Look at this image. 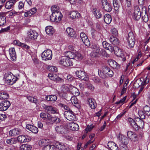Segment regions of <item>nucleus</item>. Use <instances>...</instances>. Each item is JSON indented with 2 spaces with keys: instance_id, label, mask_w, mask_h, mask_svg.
Returning <instances> with one entry per match:
<instances>
[{
  "instance_id": "obj_1",
  "label": "nucleus",
  "mask_w": 150,
  "mask_h": 150,
  "mask_svg": "<svg viewBox=\"0 0 150 150\" xmlns=\"http://www.w3.org/2000/svg\"><path fill=\"white\" fill-rule=\"evenodd\" d=\"M135 120L131 118H128V121L131 126L135 131H138L139 128L142 129L144 127V122L139 117L135 119Z\"/></svg>"
},
{
  "instance_id": "obj_2",
  "label": "nucleus",
  "mask_w": 150,
  "mask_h": 150,
  "mask_svg": "<svg viewBox=\"0 0 150 150\" xmlns=\"http://www.w3.org/2000/svg\"><path fill=\"white\" fill-rule=\"evenodd\" d=\"M18 79L10 71L7 72L4 74L3 80L4 82L8 84H13L15 83Z\"/></svg>"
},
{
  "instance_id": "obj_3",
  "label": "nucleus",
  "mask_w": 150,
  "mask_h": 150,
  "mask_svg": "<svg viewBox=\"0 0 150 150\" xmlns=\"http://www.w3.org/2000/svg\"><path fill=\"white\" fill-rule=\"evenodd\" d=\"M50 16V20L52 21L57 22L60 21L61 14L58 11H52Z\"/></svg>"
},
{
  "instance_id": "obj_4",
  "label": "nucleus",
  "mask_w": 150,
  "mask_h": 150,
  "mask_svg": "<svg viewBox=\"0 0 150 150\" xmlns=\"http://www.w3.org/2000/svg\"><path fill=\"white\" fill-rule=\"evenodd\" d=\"M41 57L43 60H51L52 57V52L50 50H45L42 54Z\"/></svg>"
},
{
  "instance_id": "obj_5",
  "label": "nucleus",
  "mask_w": 150,
  "mask_h": 150,
  "mask_svg": "<svg viewBox=\"0 0 150 150\" xmlns=\"http://www.w3.org/2000/svg\"><path fill=\"white\" fill-rule=\"evenodd\" d=\"M135 39L134 35L132 32H130L128 34L127 42L128 46L130 48H133L134 45Z\"/></svg>"
},
{
  "instance_id": "obj_6",
  "label": "nucleus",
  "mask_w": 150,
  "mask_h": 150,
  "mask_svg": "<svg viewBox=\"0 0 150 150\" xmlns=\"http://www.w3.org/2000/svg\"><path fill=\"white\" fill-rule=\"evenodd\" d=\"M64 115L66 118L69 121H73L76 119L75 115L72 111H65Z\"/></svg>"
},
{
  "instance_id": "obj_7",
  "label": "nucleus",
  "mask_w": 150,
  "mask_h": 150,
  "mask_svg": "<svg viewBox=\"0 0 150 150\" xmlns=\"http://www.w3.org/2000/svg\"><path fill=\"white\" fill-rule=\"evenodd\" d=\"M27 37L29 40H34L37 38L38 35L35 30L30 29L27 32Z\"/></svg>"
},
{
  "instance_id": "obj_8",
  "label": "nucleus",
  "mask_w": 150,
  "mask_h": 150,
  "mask_svg": "<svg viewBox=\"0 0 150 150\" xmlns=\"http://www.w3.org/2000/svg\"><path fill=\"white\" fill-rule=\"evenodd\" d=\"M59 63L60 64L65 67L69 66L72 65L73 63L70 61L68 58L65 57H63L59 61Z\"/></svg>"
},
{
  "instance_id": "obj_9",
  "label": "nucleus",
  "mask_w": 150,
  "mask_h": 150,
  "mask_svg": "<svg viewBox=\"0 0 150 150\" xmlns=\"http://www.w3.org/2000/svg\"><path fill=\"white\" fill-rule=\"evenodd\" d=\"M43 108L47 110L48 112L52 114L57 113L58 111L55 107L43 104L42 105Z\"/></svg>"
},
{
  "instance_id": "obj_10",
  "label": "nucleus",
  "mask_w": 150,
  "mask_h": 150,
  "mask_svg": "<svg viewBox=\"0 0 150 150\" xmlns=\"http://www.w3.org/2000/svg\"><path fill=\"white\" fill-rule=\"evenodd\" d=\"M10 102L7 100L2 101L0 103V111L6 110L10 106Z\"/></svg>"
},
{
  "instance_id": "obj_11",
  "label": "nucleus",
  "mask_w": 150,
  "mask_h": 150,
  "mask_svg": "<svg viewBox=\"0 0 150 150\" xmlns=\"http://www.w3.org/2000/svg\"><path fill=\"white\" fill-rule=\"evenodd\" d=\"M102 3L103 9L106 11L110 12L112 9L111 5L108 3L107 0H102Z\"/></svg>"
},
{
  "instance_id": "obj_12",
  "label": "nucleus",
  "mask_w": 150,
  "mask_h": 150,
  "mask_svg": "<svg viewBox=\"0 0 150 150\" xmlns=\"http://www.w3.org/2000/svg\"><path fill=\"white\" fill-rule=\"evenodd\" d=\"M80 37L85 45L88 47L90 46V42L87 36L85 33L83 32L81 33L80 34Z\"/></svg>"
},
{
  "instance_id": "obj_13",
  "label": "nucleus",
  "mask_w": 150,
  "mask_h": 150,
  "mask_svg": "<svg viewBox=\"0 0 150 150\" xmlns=\"http://www.w3.org/2000/svg\"><path fill=\"white\" fill-rule=\"evenodd\" d=\"M76 74L77 76L79 78L84 81H87L88 79L85 73L81 71H77L76 72Z\"/></svg>"
},
{
  "instance_id": "obj_14",
  "label": "nucleus",
  "mask_w": 150,
  "mask_h": 150,
  "mask_svg": "<svg viewBox=\"0 0 150 150\" xmlns=\"http://www.w3.org/2000/svg\"><path fill=\"white\" fill-rule=\"evenodd\" d=\"M9 51L10 57V59L13 61H15L16 59V56L15 48L13 47L9 49Z\"/></svg>"
},
{
  "instance_id": "obj_15",
  "label": "nucleus",
  "mask_w": 150,
  "mask_h": 150,
  "mask_svg": "<svg viewBox=\"0 0 150 150\" xmlns=\"http://www.w3.org/2000/svg\"><path fill=\"white\" fill-rule=\"evenodd\" d=\"M21 129L18 128H15L9 132V134L11 136H16L22 134Z\"/></svg>"
},
{
  "instance_id": "obj_16",
  "label": "nucleus",
  "mask_w": 150,
  "mask_h": 150,
  "mask_svg": "<svg viewBox=\"0 0 150 150\" xmlns=\"http://www.w3.org/2000/svg\"><path fill=\"white\" fill-rule=\"evenodd\" d=\"M108 62L109 65L113 68L117 69L120 67V65L113 60L109 59L108 61Z\"/></svg>"
},
{
  "instance_id": "obj_17",
  "label": "nucleus",
  "mask_w": 150,
  "mask_h": 150,
  "mask_svg": "<svg viewBox=\"0 0 150 150\" xmlns=\"http://www.w3.org/2000/svg\"><path fill=\"white\" fill-rule=\"evenodd\" d=\"M90 107L91 109H94L97 106L95 100L92 98H88L87 99Z\"/></svg>"
},
{
  "instance_id": "obj_18",
  "label": "nucleus",
  "mask_w": 150,
  "mask_h": 150,
  "mask_svg": "<svg viewBox=\"0 0 150 150\" xmlns=\"http://www.w3.org/2000/svg\"><path fill=\"white\" fill-rule=\"evenodd\" d=\"M68 127L70 129L73 131H77L79 129V126L78 125L74 122L69 123Z\"/></svg>"
},
{
  "instance_id": "obj_19",
  "label": "nucleus",
  "mask_w": 150,
  "mask_h": 150,
  "mask_svg": "<svg viewBox=\"0 0 150 150\" xmlns=\"http://www.w3.org/2000/svg\"><path fill=\"white\" fill-rule=\"evenodd\" d=\"M108 146L110 150H118V146L116 144L113 142H108Z\"/></svg>"
},
{
  "instance_id": "obj_20",
  "label": "nucleus",
  "mask_w": 150,
  "mask_h": 150,
  "mask_svg": "<svg viewBox=\"0 0 150 150\" xmlns=\"http://www.w3.org/2000/svg\"><path fill=\"white\" fill-rule=\"evenodd\" d=\"M26 128L33 133L36 134L38 131V129L36 127L27 124L26 125Z\"/></svg>"
},
{
  "instance_id": "obj_21",
  "label": "nucleus",
  "mask_w": 150,
  "mask_h": 150,
  "mask_svg": "<svg viewBox=\"0 0 150 150\" xmlns=\"http://www.w3.org/2000/svg\"><path fill=\"white\" fill-rule=\"evenodd\" d=\"M71 101L74 106L78 108H80V102L76 96L72 97L71 99Z\"/></svg>"
},
{
  "instance_id": "obj_22",
  "label": "nucleus",
  "mask_w": 150,
  "mask_h": 150,
  "mask_svg": "<svg viewBox=\"0 0 150 150\" xmlns=\"http://www.w3.org/2000/svg\"><path fill=\"white\" fill-rule=\"evenodd\" d=\"M16 2V0H9L7 1L5 4L6 8V9H10L13 8L14 4Z\"/></svg>"
},
{
  "instance_id": "obj_23",
  "label": "nucleus",
  "mask_w": 150,
  "mask_h": 150,
  "mask_svg": "<svg viewBox=\"0 0 150 150\" xmlns=\"http://www.w3.org/2000/svg\"><path fill=\"white\" fill-rule=\"evenodd\" d=\"M65 57L68 59H75V52H74L70 51H67L64 53Z\"/></svg>"
},
{
  "instance_id": "obj_24",
  "label": "nucleus",
  "mask_w": 150,
  "mask_h": 150,
  "mask_svg": "<svg viewBox=\"0 0 150 150\" xmlns=\"http://www.w3.org/2000/svg\"><path fill=\"white\" fill-rule=\"evenodd\" d=\"M119 137V140L122 144V145H126L128 142V138L125 136L123 135H120Z\"/></svg>"
},
{
  "instance_id": "obj_25",
  "label": "nucleus",
  "mask_w": 150,
  "mask_h": 150,
  "mask_svg": "<svg viewBox=\"0 0 150 150\" xmlns=\"http://www.w3.org/2000/svg\"><path fill=\"white\" fill-rule=\"evenodd\" d=\"M56 147L60 150H66L67 149V146L63 143L59 142H57L55 144Z\"/></svg>"
},
{
  "instance_id": "obj_26",
  "label": "nucleus",
  "mask_w": 150,
  "mask_h": 150,
  "mask_svg": "<svg viewBox=\"0 0 150 150\" xmlns=\"http://www.w3.org/2000/svg\"><path fill=\"white\" fill-rule=\"evenodd\" d=\"M46 33L49 35H52L54 32V29L51 26H47L45 28Z\"/></svg>"
},
{
  "instance_id": "obj_27",
  "label": "nucleus",
  "mask_w": 150,
  "mask_h": 150,
  "mask_svg": "<svg viewBox=\"0 0 150 150\" xmlns=\"http://www.w3.org/2000/svg\"><path fill=\"white\" fill-rule=\"evenodd\" d=\"M4 12L0 13V26L3 25L6 22V18Z\"/></svg>"
},
{
  "instance_id": "obj_28",
  "label": "nucleus",
  "mask_w": 150,
  "mask_h": 150,
  "mask_svg": "<svg viewBox=\"0 0 150 150\" xmlns=\"http://www.w3.org/2000/svg\"><path fill=\"white\" fill-rule=\"evenodd\" d=\"M55 130L58 133L62 134L65 132V129L63 125H60L56 127Z\"/></svg>"
},
{
  "instance_id": "obj_29",
  "label": "nucleus",
  "mask_w": 150,
  "mask_h": 150,
  "mask_svg": "<svg viewBox=\"0 0 150 150\" xmlns=\"http://www.w3.org/2000/svg\"><path fill=\"white\" fill-rule=\"evenodd\" d=\"M49 121H50L52 124L54 123L58 124L60 122L61 120L60 118L57 117H52L51 115L50 119Z\"/></svg>"
},
{
  "instance_id": "obj_30",
  "label": "nucleus",
  "mask_w": 150,
  "mask_h": 150,
  "mask_svg": "<svg viewBox=\"0 0 150 150\" xmlns=\"http://www.w3.org/2000/svg\"><path fill=\"white\" fill-rule=\"evenodd\" d=\"M51 115L47 113L42 112L40 114V117L44 120L49 121Z\"/></svg>"
},
{
  "instance_id": "obj_31",
  "label": "nucleus",
  "mask_w": 150,
  "mask_h": 150,
  "mask_svg": "<svg viewBox=\"0 0 150 150\" xmlns=\"http://www.w3.org/2000/svg\"><path fill=\"white\" fill-rule=\"evenodd\" d=\"M66 32L68 35L71 37H73L75 35V33L74 29L70 27L67 28Z\"/></svg>"
},
{
  "instance_id": "obj_32",
  "label": "nucleus",
  "mask_w": 150,
  "mask_h": 150,
  "mask_svg": "<svg viewBox=\"0 0 150 150\" xmlns=\"http://www.w3.org/2000/svg\"><path fill=\"white\" fill-rule=\"evenodd\" d=\"M28 136L27 135H20L18 137V141L21 142H25L28 141Z\"/></svg>"
},
{
  "instance_id": "obj_33",
  "label": "nucleus",
  "mask_w": 150,
  "mask_h": 150,
  "mask_svg": "<svg viewBox=\"0 0 150 150\" xmlns=\"http://www.w3.org/2000/svg\"><path fill=\"white\" fill-rule=\"evenodd\" d=\"M46 100L50 101H55L57 99V96L55 95H50L45 97Z\"/></svg>"
},
{
  "instance_id": "obj_34",
  "label": "nucleus",
  "mask_w": 150,
  "mask_h": 150,
  "mask_svg": "<svg viewBox=\"0 0 150 150\" xmlns=\"http://www.w3.org/2000/svg\"><path fill=\"white\" fill-rule=\"evenodd\" d=\"M112 20L110 14H106L104 16V20L106 24H110L111 23Z\"/></svg>"
},
{
  "instance_id": "obj_35",
  "label": "nucleus",
  "mask_w": 150,
  "mask_h": 150,
  "mask_svg": "<svg viewBox=\"0 0 150 150\" xmlns=\"http://www.w3.org/2000/svg\"><path fill=\"white\" fill-rule=\"evenodd\" d=\"M9 98V95L6 92L0 93V99L1 100L7 99Z\"/></svg>"
},
{
  "instance_id": "obj_36",
  "label": "nucleus",
  "mask_w": 150,
  "mask_h": 150,
  "mask_svg": "<svg viewBox=\"0 0 150 150\" xmlns=\"http://www.w3.org/2000/svg\"><path fill=\"white\" fill-rule=\"evenodd\" d=\"M115 54L118 57H121L122 52L121 49L117 46L114 47L113 51Z\"/></svg>"
},
{
  "instance_id": "obj_37",
  "label": "nucleus",
  "mask_w": 150,
  "mask_h": 150,
  "mask_svg": "<svg viewBox=\"0 0 150 150\" xmlns=\"http://www.w3.org/2000/svg\"><path fill=\"white\" fill-rule=\"evenodd\" d=\"M55 146L54 145L47 144L43 148V150H56Z\"/></svg>"
},
{
  "instance_id": "obj_38",
  "label": "nucleus",
  "mask_w": 150,
  "mask_h": 150,
  "mask_svg": "<svg viewBox=\"0 0 150 150\" xmlns=\"http://www.w3.org/2000/svg\"><path fill=\"white\" fill-rule=\"evenodd\" d=\"M93 12L96 17L97 18H100L102 16L101 13L98 10L94 9L93 10Z\"/></svg>"
},
{
  "instance_id": "obj_39",
  "label": "nucleus",
  "mask_w": 150,
  "mask_h": 150,
  "mask_svg": "<svg viewBox=\"0 0 150 150\" xmlns=\"http://www.w3.org/2000/svg\"><path fill=\"white\" fill-rule=\"evenodd\" d=\"M31 146L27 144H23L20 147L21 150H31Z\"/></svg>"
},
{
  "instance_id": "obj_40",
  "label": "nucleus",
  "mask_w": 150,
  "mask_h": 150,
  "mask_svg": "<svg viewBox=\"0 0 150 150\" xmlns=\"http://www.w3.org/2000/svg\"><path fill=\"white\" fill-rule=\"evenodd\" d=\"M70 17L73 19L76 18H78L80 17V14L75 11H71L70 14Z\"/></svg>"
},
{
  "instance_id": "obj_41",
  "label": "nucleus",
  "mask_w": 150,
  "mask_h": 150,
  "mask_svg": "<svg viewBox=\"0 0 150 150\" xmlns=\"http://www.w3.org/2000/svg\"><path fill=\"white\" fill-rule=\"evenodd\" d=\"M113 4L115 10L116 11H118L120 6L118 3L117 0H113Z\"/></svg>"
},
{
  "instance_id": "obj_42",
  "label": "nucleus",
  "mask_w": 150,
  "mask_h": 150,
  "mask_svg": "<svg viewBox=\"0 0 150 150\" xmlns=\"http://www.w3.org/2000/svg\"><path fill=\"white\" fill-rule=\"evenodd\" d=\"M48 142L45 139H43L39 141L38 144L40 146H44V147L47 144Z\"/></svg>"
},
{
  "instance_id": "obj_43",
  "label": "nucleus",
  "mask_w": 150,
  "mask_h": 150,
  "mask_svg": "<svg viewBox=\"0 0 150 150\" xmlns=\"http://www.w3.org/2000/svg\"><path fill=\"white\" fill-rule=\"evenodd\" d=\"M145 113L148 116H150V107L148 105L144 106L143 108Z\"/></svg>"
},
{
  "instance_id": "obj_44",
  "label": "nucleus",
  "mask_w": 150,
  "mask_h": 150,
  "mask_svg": "<svg viewBox=\"0 0 150 150\" xmlns=\"http://www.w3.org/2000/svg\"><path fill=\"white\" fill-rule=\"evenodd\" d=\"M71 92L72 94L76 97L78 96L80 94L79 90L75 87L72 88Z\"/></svg>"
},
{
  "instance_id": "obj_45",
  "label": "nucleus",
  "mask_w": 150,
  "mask_h": 150,
  "mask_svg": "<svg viewBox=\"0 0 150 150\" xmlns=\"http://www.w3.org/2000/svg\"><path fill=\"white\" fill-rule=\"evenodd\" d=\"M6 142L7 144L11 145L16 144L17 142V140L15 138H12L10 139H7Z\"/></svg>"
},
{
  "instance_id": "obj_46",
  "label": "nucleus",
  "mask_w": 150,
  "mask_h": 150,
  "mask_svg": "<svg viewBox=\"0 0 150 150\" xmlns=\"http://www.w3.org/2000/svg\"><path fill=\"white\" fill-rule=\"evenodd\" d=\"M48 76L51 80L55 81L57 78V75L55 74L49 73Z\"/></svg>"
},
{
  "instance_id": "obj_47",
  "label": "nucleus",
  "mask_w": 150,
  "mask_h": 150,
  "mask_svg": "<svg viewBox=\"0 0 150 150\" xmlns=\"http://www.w3.org/2000/svg\"><path fill=\"white\" fill-rule=\"evenodd\" d=\"M92 48L93 49V51L96 53L98 54L100 51V49L98 46L96 45L92 46Z\"/></svg>"
},
{
  "instance_id": "obj_48",
  "label": "nucleus",
  "mask_w": 150,
  "mask_h": 150,
  "mask_svg": "<svg viewBox=\"0 0 150 150\" xmlns=\"http://www.w3.org/2000/svg\"><path fill=\"white\" fill-rule=\"evenodd\" d=\"M138 113L140 117V119H144L145 117V112L141 110H140L138 111Z\"/></svg>"
},
{
  "instance_id": "obj_49",
  "label": "nucleus",
  "mask_w": 150,
  "mask_h": 150,
  "mask_svg": "<svg viewBox=\"0 0 150 150\" xmlns=\"http://www.w3.org/2000/svg\"><path fill=\"white\" fill-rule=\"evenodd\" d=\"M27 98L28 100L30 101L33 102L35 103H36L37 102V100L33 97L31 96H28L27 97Z\"/></svg>"
},
{
  "instance_id": "obj_50",
  "label": "nucleus",
  "mask_w": 150,
  "mask_h": 150,
  "mask_svg": "<svg viewBox=\"0 0 150 150\" xmlns=\"http://www.w3.org/2000/svg\"><path fill=\"white\" fill-rule=\"evenodd\" d=\"M59 106L63 108L64 109L66 110H67V111H71L70 109L69 106L66 105L62 103H60L59 104Z\"/></svg>"
},
{
  "instance_id": "obj_51",
  "label": "nucleus",
  "mask_w": 150,
  "mask_h": 150,
  "mask_svg": "<svg viewBox=\"0 0 150 150\" xmlns=\"http://www.w3.org/2000/svg\"><path fill=\"white\" fill-rule=\"evenodd\" d=\"M110 70V69L108 67H105L103 69L102 73L103 74L107 76V75Z\"/></svg>"
},
{
  "instance_id": "obj_52",
  "label": "nucleus",
  "mask_w": 150,
  "mask_h": 150,
  "mask_svg": "<svg viewBox=\"0 0 150 150\" xmlns=\"http://www.w3.org/2000/svg\"><path fill=\"white\" fill-rule=\"evenodd\" d=\"M75 59L76 60L77 59H81L83 58L82 55L79 52H75Z\"/></svg>"
},
{
  "instance_id": "obj_53",
  "label": "nucleus",
  "mask_w": 150,
  "mask_h": 150,
  "mask_svg": "<svg viewBox=\"0 0 150 150\" xmlns=\"http://www.w3.org/2000/svg\"><path fill=\"white\" fill-rule=\"evenodd\" d=\"M100 52L102 55L103 56L108 57L110 56L109 54H108L104 49H102Z\"/></svg>"
},
{
  "instance_id": "obj_54",
  "label": "nucleus",
  "mask_w": 150,
  "mask_h": 150,
  "mask_svg": "<svg viewBox=\"0 0 150 150\" xmlns=\"http://www.w3.org/2000/svg\"><path fill=\"white\" fill-rule=\"evenodd\" d=\"M141 13H134L133 18L136 20H138L140 19L141 17Z\"/></svg>"
},
{
  "instance_id": "obj_55",
  "label": "nucleus",
  "mask_w": 150,
  "mask_h": 150,
  "mask_svg": "<svg viewBox=\"0 0 150 150\" xmlns=\"http://www.w3.org/2000/svg\"><path fill=\"white\" fill-rule=\"evenodd\" d=\"M87 88L91 91H93L94 89V86L90 83H87Z\"/></svg>"
},
{
  "instance_id": "obj_56",
  "label": "nucleus",
  "mask_w": 150,
  "mask_h": 150,
  "mask_svg": "<svg viewBox=\"0 0 150 150\" xmlns=\"http://www.w3.org/2000/svg\"><path fill=\"white\" fill-rule=\"evenodd\" d=\"M49 70L52 72H56L57 71V68L54 66H51L49 68Z\"/></svg>"
},
{
  "instance_id": "obj_57",
  "label": "nucleus",
  "mask_w": 150,
  "mask_h": 150,
  "mask_svg": "<svg viewBox=\"0 0 150 150\" xmlns=\"http://www.w3.org/2000/svg\"><path fill=\"white\" fill-rule=\"evenodd\" d=\"M111 32L115 36L118 35V32L117 29L115 28H112L111 30Z\"/></svg>"
},
{
  "instance_id": "obj_58",
  "label": "nucleus",
  "mask_w": 150,
  "mask_h": 150,
  "mask_svg": "<svg viewBox=\"0 0 150 150\" xmlns=\"http://www.w3.org/2000/svg\"><path fill=\"white\" fill-rule=\"evenodd\" d=\"M134 13H141L140 9L138 6H136L135 7Z\"/></svg>"
},
{
  "instance_id": "obj_59",
  "label": "nucleus",
  "mask_w": 150,
  "mask_h": 150,
  "mask_svg": "<svg viewBox=\"0 0 150 150\" xmlns=\"http://www.w3.org/2000/svg\"><path fill=\"white\" fill-rule=\"evenodd\" d=\"M6 118V115L5 114H0V122L2 121Z\"/></svg>"
},
{
  "instance_id": "obj_60",
  "label": "nucleus",
  "mask_w": 150,
  "mask_h": 150,
  "mask_svg": "<svg viewBox=\"0 0 150 150\" xmlns=\"http://www.w3.org/2000/svg\"><path fill=\"white\" fill-rule=\"evenodd\" d=\"M10 29V27L9 26H8L7 28H2L0 30V33L7 32Z\"/></svg>"
},
{
  "instance_id": "obj_61",
  "label": "nucleus",
  "mask_w": 150,
  "mask_h": 150,
  "mask_svg": "<svg viewBox=\"0 0 150 150\" xmlns=\"http://www.w3.org/2000/svg\"><path fill=\"white\" fill-rule=\"evenodd\" d=\"M126 99V96H125L122 98V99L120 100L117 102L115 103L117 104H122L125 101Z\"/></svg>"
},
{
  "instance_id": "obj_62",
  "label": "nucleus",
  "mask_w": 150,
  "mask_h": 150,
  "mask_svg": "<svg viewBox=\"0 0 150 150\" xmlns=\"http://www.w3.org/2000/svg\"><path fill=\"white\" fill-rule=\"evenodd\" d=\"M33 15L32 14L31 12L30 11V10L28 11L27 12H25V13L24 16L25 17H27L29 16H31Z\"/></svg>"
},
{
  "instance_id": "obj_63",
  "label": "nucleus",
  "mask_w": 150,
  "mask_h": 150,
  "mask_svg": "<svg viewBox=\"0 0 150 150\" xmlns=\"http://www.w3.org/2000/svg\"><path fill=\"white\" fill-rule=\"evenodd\" d=\"M134 135L133 132L131 131H129L127 132V136L129 138L131 139Z\"/></svg>"
},
{
  "instance_id": "obj_64",
  "label": "nucleus",
  "mask_w": 150,
  "mask_h": 150,
  "mask_svg": "<svg viewBox=\"0 0 150 150\" xmlns=\"http://www.w3.org/2000/svg\"><path fill=\"white\" fill-rule=\"evenodd\" d=\"M125 1L127 7H130L132 5V0H125Z\"/></svg>"
}]
</instances>
